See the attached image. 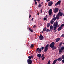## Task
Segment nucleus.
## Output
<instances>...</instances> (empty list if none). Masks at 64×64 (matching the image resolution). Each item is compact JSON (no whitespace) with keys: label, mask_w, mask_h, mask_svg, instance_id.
<instances>
[{"label":"nucleus","mask_w":64,"mask_h":64,"mask_svg":"<svg viewBox=\"0 0 64 64\" xmlns=\"http://www.w3.org/2000/svg\"><path fill=\"white\" fill-rule=\"evenodd\" d=\"M57 25H58V22H56V23H54L53 25L54 30H56L57 29Z\"/></svg>","instance_id":"nucleus-1"},{"label":"nucleus","mask_w":64,"mask_h":64,"mask_svg":"<svg viewBox=\"0 0 64 64\" xmlns=\"http://www.w3.org/2000/svg\"><path fill=\"white\" fill-rule=\"evenodd\" d=\"M54 45L55 43L54 42H52L51 44L50 45V47H51V48H53V47H54Z\"/></svg>","instance_id":"nucleus-2"},{"label":"nucleus","mask_w":64,"mask_h":64,"mask_svg":"<svg viewBox=\"0 0 64 64\" xmlns=\"http://www.w3.org/2000/svg\"><path fill=\"white\" fill-rule=\"evenodd\" d=\"M48 46H49L48 44L47 45L46 47L44 48V52H46L48 50Z\"/></svg>","instance_id":"nucleus-3"},{"label":"nucleus","mask_w":64,"mask_h":64,"mask_svg":"<svg viewBox=\"0 0 64 64\" xmlns=\"http://www.w3.org/2000/svg\"><path fill=\"white\" fill-rule=\"evenodd\" d=\"M28 64H31L32 63V60L30 59H28Z\"/></svg>","instance_id":"nucleus-4"},{"label":"nucleus","mask_w":64,"mask_h":64,"mask_svg":"<svg viewBox=\"0 0 64 64\" xmlns=\"http://www.w3.org/2000/svg\"><path fill=\"white\" fill-rule=\"evenodd\" d=\"M61 2V0L58 1L55 4V6H57L58 5H60V2Z\"/></svg>","instance_id":"nucleus-5"},{"label":"nucleus","mask_w":64,"mask_h":64,"mask_svg":"<svg viewBox=\"0 0 64 64\" xmlns=\"http://www.w3.org/2000/svg\"><path fill=\"white\" fill-rule=\"evenodd\" d=\"M58 8H55L54 10V13H57V12L58 11Z\"/></svg>","instance_id":"nucleus-6"},{"label":"nucleus","mask_w":64,"mask_h":64,"mask_svg":"<svg viewBox=\"0 0 64 64\" xmlns=\"http://www.w3.org/2000/svg\"><path fill=\"white\" fill-rule=\"evenodd\" d=\"M48 6H51L53 4V2H48Z\"/></svg>","instance_id":"nucleus-7"},{"label":"nucleus","mask_w":64,"mask_h":64,"mask_svg":"<svg viewBox=\"0 0 64 64\" xmlns=\"http://www.w3.org/2000/svg\"><path fill=\"white\" fill-rule=\"evenodd\" d=\"M36 50L37 51H38L40 53H41V51L42 50L41 48H37Z\"/></svg>","instance_id":"nucleus-8"},{"label":"nucleus","mask_w":64,"mask_h":64,"mask_svg":"<svg viewBox=\"0 0 64 64\" xmlns=\"http://www.w3.org/2000/svg\"><path fill=\"white\" fill-rule=\"evenodd\" d=\"M39 39L40 40H42V39H43V37L42 35H40L39 38Z\"/></svg>","instance_id":"nucleus-9"},{"label":"nucleus","mask_w":64,"mask_h":64,"mask_svg":"<svg viewBox=\"0 0 64 64\" xmlns=\"http://www.w3.org/2000/svg\"><path fill=\"white\" fill-rule=\"evenodd\" d=\"M51 30H53V27L52 26H51L50 27V31H51Z\"/></svg>","instance_id":"nucleus-10"},{"label":"nucleus","mask_w":64,"mask_h":64,"mask_svg":"<svg viewBox=\"0 0 64 64\" xmlns=\"http://www.w3.org/2000/svg\"><path fill=\"white\" fill-rule=\"evenodd\" d=\"M52 9H50L49 11V15H51L52 14Z\"/></svg>","instance_id":"nucleus-11"},{"label":"nucleus","mask_w":64,"mask_h":64,"mask_svg":"<svg viewBox=\"0 0 64 64\" xmlns=\"http://www.w3.org/2000/svg\"><path fill=\"white\" fill-rule=\"evenodd\" d=\"M58 15L60 16H62V13L61 12H59L58 13Z\"/></svg>","instance_id":"nucleus-12"},{"label":"nucleus","mask_w":64,"mask_h":64,"mask_svg":"<svg viewBox=\"0 0 64 64\" xmlns=\"http://www.w3.org/2000/svg\"><path fill=\"white\" fill-rule=\"evenodd\" d=\"M63 50H62L61 49L59 50V54H60L62 52H63Z\"/></svg>","instance_id":"nucleus-13"},{"label":"nucleus","mask_w":64,"mask_h":64,"mask_svg":"<svg viewBox=\"0 0 64 64\" xmlns=\"http://www.w3.org/2000/svg\"><path fill=\"white\" fill-rule=\"evenodd\" d=\"M38 57L40 59V57H41V55L40 54H39L37 55Z\"/></svg>","instance_id":"nucleus-14"},{"label":"nucleus","mask_w":64,"mask_h":64,"mask_svg":"<svg viewBox=\"0 0 64 64\" xmlns=\"http://www.w3.org/2000/svg\"><path fill=\"white\" fill-rule=\"evenodd\" d=\"M57 60H54L53 62H52V64H56L57 62Z\"/></svg>","instance_id":"nucleus-15"},{"label":"nucleus","mask_w":64,"mask_h":64,"mask_svg":"<svg viewBox=\"0 0 64 64\" xmlns=\"http://www.w3.org/2000/svg\"><path fill=\"white\" fill-rule=\"evenodd\" d=\"M60 16L58 14H57L56 16V19H57V20H58V19H59V18H60Z\"/></svg>","instance_id":"nucleus-16"},{"label":"nucleus","mask_w":64,"mask_h":64,"mask_svg":"<svg viewBox=\"0 0 64 64\" xmlns=\"http://www.w3.org/2000/svg\"><path fill=\"white\" fill-rule=\"evenodd\" d=\"M62 60V59L61 58H60L57 59L58 61H61Z\"/></svg>","instance_id":"nucleus-17"},{"label":"nucleus","mask_w":64,"mask_h":64,"mask_svg":"<svg viewBox=\"0 0 64 64\" xmlns=\"http://www.w3.org/2000/svg\"><path fill=\"white\" fill-rule=\"evenodd\" d=\"M62 27H61V26L59 27L58 29V31H60V30H61L62 29Z\"/></svg>","instance_id":"nucleus-18"},{"label":"nucleus","mask_w":64,"mask_h":64,"mask_svg":"<svg viewBox=\"0 0 64 64\" xmlns=\"http://www.w3.org/2000/svg\"><path fill=\"white\" fill-rule=\"evenodd\" d=\"M56 42H57L59 41V40H60V38H58L56 39Z\"/></svg>","instance_id":"nucleus-19"},{"label":"nucleus","mask_w":64,"mask_h":64,"mask_svg":"<svg viewBox=\"0 0 64 64\" xmlns=\"http://www.w3.org/2000/svg\"><path fill=\"white\" fill-rule=\"evenodd\" d=\"M42 6V5L41 4H40L38 6V8H40V7H41Z\"/></svg>","instance_id":"nucleus-20"},{"label":"nucleus","mask_w":64,"mask_h":64,"mask_svg":"<svg viewBox=\"0 0 64 64\" xmlns=\"http://www.w3.org/2000/svg\"><path fill=\"white\" fill-rule=\"evenodd\" d=\"M54 23V21L52 20H51V21H50V23L51 24H53Z\"/></svg>","instance_id":"nucleus-21"},{"label":"nucleus","mask_w":64,"mask_h":64,"mask_svg":"<svg viewBox=\"0 0 64 64\" xmlns=\"http://www.w3.org/2000/svg\"><path fill=\"white\" fill-rule=\"evenodd\" d=\"M46 29H47V28L46 27L43 29V31H46Z\"/></svg>","instance_id":"nucleus-22"},{"label":"nucleus","mask_w":64,"mask_h":64,"mask_svg":"<svg viewBox=\"0 0 64 64\" xmlns=\"http://www.w3.org/2000/svg\"><path fill=\"white\" fill-rule=\"evenodd\" d=\"M56 19V17H54L53 18V19H52V20H54V21H55Z\"/></svg>","instance_id":"nucleus-23"},{"label":"nucleus","mask_w":64,"mask_h":64,"mask_svg":"<svg viewBox=\"0 0 64 64\" xmlns=\"http://www.w3.org/2000/svg\"><path fill=\"white\" fill-rule=\"evenodd\" d=\"M52 48V50H54V49H55L56 48V47L55 46H54Z\"/></svg>","instance_id":"nucleus-24"},{"label":"nucleus","mask_w":64,"mask_h":64,"mask_svg":"<svg viewBox=\"0 0 64 64\" xmlns=\"http://www.w3.org/2000/svg\"><path fill=\"white\" fill-rule=\"evenodd\" d=\"M28 29L30 31V32H33V30H31V28H29Z\"/></svg>","instance_id":"nucleus-25"},{"label":"nucleus","mask_w":64,"mask_h":64,"mask_svg":"<svg viewBox=\"0 0 64 64\" xmlns=\"http://www.w3.org/2000/svg\"><path fill=\"white\" fill-rule=\"evenodd\" d=\"M60 49H61L62 50H64V46H62V47Z\"/></svg>","instance_id":"nucleus-26"},{"label":"nucleus","mask_w":64,"mask_h":64,"mask_svg":"<svg viewBox=\"0 0 64 64\" xmlns=\"http://www.w3.org/2000/svg\"><path fill=\"white\" fill-rule=\"evenodd\" d=\"M64 26V24H63L61 25L60 27H63V26Z\"/></svg>","instance_id":"nucleus-27"},{"label":"nucleus","mask_w":64,"mask_h":64,"mask_svg":"<svg viewBox=\"0 0 64 64\" xmlns=\"http://www.w3.org/2000/svg\"><path fill=\"white\" fill-rule=\"evenodd\" d=\"M47 27H49L50 26V23H48L47 24Z\"/></svg>","instance_id":"nucleus-28"},{"label":"nucleus","mask_w":64,"mask_h":64,"mask_svg":"<svg viewBox=\"0 0 64 64\" xmlns=\"http://www.w3.org/2000/svg\"><path fill=\"white\" fill-rule=\"evenodd\" d=\"M62 59H64V55H63L62 56Z\"/></svg>","instance_id":"nucleus-29"},{"label":"nucleus","mask_w":64,"mask_h":64,"mask_svg":"<svg viewBox=\"0 0 64 64\" xmlns=\"http://www.w3.org/2000/svg\"><path fill=\"white\" fill-rule=\"evenodd\" d=\"M50 64V60H49L48 63V64Z\"/></svg>","instance_id":"nucleus-30"},{"label":"nucleus","mask_w":64,"mask_h":64,"mask_svg":"<svg viewBox=\"0 0 64 64\" xmlns=\"http://www.w3.org/2000/svg\"><path fill=\"white\" fill-rule=\"evenodd\" d=\"M34 46V45L33 44H32L31 45V47L32 48Z\"/></svg>","instance_id":"nucleus-31"},{"label":"nucleus","mask_w":64,"mask_h":64,"mask_svg":"<svg viewBox=\"0 0 64 64\" xmlns=\"http://www.w3.org/2000/svg\"><path fill=\"white\" fill-rule=\"evenodd\" d=\"M44 54H43L42 56L41 57L42 58H43V57H44Z\"/></svg>","instance_id":"nucleus-32"},{"label":"nucleus","mask_w":64,"mask_h":64,"mask_svg":"<svg viewBox=\"0 0 64 64\" xmlns=\"http://www.w3.org/2000/svg\"><path fill=\"white\" fill-rule=\"evenodd\" d=\"M28 58L30 59H31V57L30 56H28Z\"/></svg>","instance_id":"nucleus-33"},{"label":"nucleus","mask_w":64,"mask_h":64,"mask_svg":"<svg viewBox=\"0 0 64 64\" xmlns=\"http://www.w3.org/2000/svg\"><path fill=\"white\" fill-rule=\"evenodd\" d=\"M61 37H64V34H62L61 36Z\"/></svg>","instance_id":"nucleus-34"},{"label":"nucleus","mask_w":64,"mask_h":64,"mask_svg":"<svg viewBox=\"0 0 64 64\" xmlns=\"http://www.w3.org/2000/svg\"><path fill=\"white\" fill-rule=\"evenodd\" d=\"M45 59V57L42 58V60H43Z\"/></svg>","instance_id":"nucleus-35"},{"label":"nucleus","mask_w":64,"mask_h":64,"mask_svg":"<svg viewBox=\"0 0 64 64\" xmlns=\"http://www.w3.org/2000/svg\"><path fill=\"white\" fill-rule=\"evenodd\" d=\"M44 20H46V18H44Z\"/></svg>","instance_id":"nucleus-36"},{"label":"nucleus","mask_w":64,"mask_h":64,"mask_svg":"<svg viewBox=\"0 0 64 64\" xmlns=\"http://www.w3.org/2000/svg\"><path fill=\"white\" fill-rule=\"evenodd\" d=\"M49 30L48 29H47L46 32H49Z\"/></svg>","instance_id":"nucleus-37"},{"label":"nucleus","mask_w":64,"mask_h":64,"mask_svg":"<svg viewBox=\"0 0 64 64\" xmlns=\"http://www.w3.org/2000/svg\"><path fill=\"white\" fill-rule=\"evenodd\" d=\"M41 49L42 50H43V49H44V47L43 46L41 48Z\"/></svg>","instance_id":"nucleus-38"},{"label":"nucleus","mask_w":64,"mask_h":64,"mask_svg":"<svg viewBox=\"0 0 64 64\" xmlns=\"http://www.w3.org/2000/svg\"><path fill=\"white\" fill-rule=\"evenodd\" d=\"M31 58H32V59L33 58V56H31Z\"/></svg>","instance_id":"nucleus-39"},{"label":"nucleus","mask_w":64,"mask_h":64,"mask_svg":"<svg viewBox=\"0 0 64 64\" xmlns=\"http://www.w3.org/2000/svg\"><path fill=\"white\" fill-rule=\"evenodd\" d=\"M37 4V2H35V5H36Z\"/></svg>","instance_id":"nucleus-40"},{"label":"nucleus","mask_w":64,"mask_h":64,"mask_svg":"<svg viewBox=\"0 0 64 64\" xmlns=\"http://www.w3.org/2000/svg\"><path fill=\"white\" fill-rule=\"evenodd\" d=\"M36 25H34L33 27H34V28H35V27H36Z\"/></svg>","instance_id":"nucleus-41"},{"label":"nucleus","mask_w":64,"mask_h":64,"mask_svg":"<svg viewBox=\"0 0 64 64\" xmlns=\"http://www.w3.org/2000/svg\"><path fill=\"white\" fill-rule=\"evenodd\" d=\"M62 63H64V59L62 60Z\"/></svg>","instance_id":"nucleus-42"},{"label":"nucleus","mask_w":64,"mask_h":64,"mask_svg":"<svg viewBox=\"0 0 64 64\" xmlns=\"http://www.w3.org/2000/svg\"><path fill=\"white\" fill-rule=\"evenodd\" d=\"M57 31V30H55L54 31V33H55Z\"/></svg>","instance_id":"nucleus-43"},{"label":"nucleus","mask_w":64,"mask_h":64,"mask_svg":"<svg viewBox=\"0 0 64 64\" xmlns=\"http://www.w3.org/2000/svg\"><path fill=\"white\" fill-rule=\"evenodd\" d=\"M31 17V14L29 16V18H30Z\"/></svg>","instance_id":"nucleus-44"},{"label":"nucleus","mask_w":64,"mask_h":64,"mask_svg":"<svg viewBox=\"0 0 64 64\" xmlns=\"http://www.w3.org/2000/svg\"><path fill=\"white\" fill-rule=\"evenodd\" d=\"M59 12H61V10L60 9L59 10Z\"/></svg>","instance_id":"nucleus-45"},{"label":"nucleus","mask_w":64,"mask_h":64,"mask_svg":"<svg viewBox=\"0 0 64 64\" xmlns=\"http://www.w3.org/2000/svg\"><path fill=\"white\" fill-rule=\"evenodd\" d=\"M38 15H39V12L37 13Z\"/></svg>","instance_id":"nucleus-46"},{"label":"nucleus","mask_w":64,"mask_h":64,"mask_svg":"<svg viewBox=\"0 0 64 64\" xmlns=\"http://www.w3.org/2000/svg\"><path fill=\"white\" fill-rule=\"evenodd\" d=\"M50 0H46L47 2H48L49 1H50Z\"/></svg>","instance_id":"nucleus-47"},{"label":"nucleus","mask_w":64,"mask_h":64,"mask_svg":"<svg viewBox=\"0 0 64 64\" xmlns=\"http://www.w3.org/2000/svg\"><path fill=\"white\" fill-rule=\"evenodd\" d=\"M33 19H34L33 18H32V21H33Z\"/></svg>","instance_id":"nucleus-48"},{"label":"nucleus","mask_w":64,"mask_h":64,"mask_svg":"<svg viewBox=\"0 0 64 64\" xmlns=\"http://www.w3.org/2000/svg\"><path fill=\"white\" fill-rule=\"evenodd\" d=\"M63 15V16H64V14L63 13L62 14V15Z\"/></svg>","instance_id":"nucleus-49"},{"label":"nucleus","mask_w":64,"mask_h":64,"mask_svg":"<svg viewBox=\"0 0 64 64\" xmlns=\"http://www.w3.org/2000/svg\"><path fill=\"white\" fill-rule=\"evenodd\" d=\"M37 1H40V0H37Z\"/></svg>","instance_id":"nucleus-50"},{"label":"nucleus","mask_w":64,"mask_h":64,"mask_svg":"<svg viewBox=\"0 0 64 64\" xmlns=\"http://www.w3.org/2000/svg\"><path fill=\"white\" fill-rule=\"evenodd\" d=\"M43 32H44L43 31H42V33H43Z\"/></svg>","instance_id":"nucleus-51"},{"label":"nucleus","mask_w":64,"mask_h":64,"mask_svg":"<svg viewBox=\"0 0 64 64\" xmlns=\"http://www.w3.org/2000/svg\"><path fill=\"white\" fill-rule=\"evenodd\" d=\"M41 4H43V2H42L41 3Z\"/></svg>","instance_id":"nucleus-52"},{"label":"nucleus","mask_w":64,"mask_h":64,"mask_svg":"<svg viewBox=\"0 0 64 64\" xmlns=\"http://www.w3.org/2000/svg\"><path fill=\"white\" fill-rule=\"evenodd\" d=\"M34 1L35 2H36V0H34Z\"/></svg>","instance_id":"nucleus-53"},{"label":"nucleus","mask_w":64,"mask_h":64,"mask_svg":"<svg viewBox=\"0 0 64 64\" xmlns=\"http://www.w3.org/2000/svg\"><path fill=\"white\" fill-rule=\"evenodd\" d=\"M55 15H54V16H53V17H55Z\"/></svg>","instance_id":"nucleus-54"},{"label":"nucleus","mask_w":64,"mask_h":64,"mask_svg":"<svg viewBox=\"0 0 64 64\" xmlns=\"http://www.w3.org/2000/svg\"><path fill=\"white\" fill-rule=\"evenodd\" d=\"M46 17H47V15H46Z\"/></svg>","instance_id":"nucleus-55"},{"label":"nucleus","mask_w":64,"mask_h":64,"mask_svg":"<svg viewBox=\"0 0 64 64\" xmlns=\"http://www.w3.org/2000/svg\"><path fill=\"white\" fill-rule=\"evenodd\" d=\"M41 12L42 13V11H41Z\"/></svg>","instance_id":"nucleus-56"},{"label":"nucleus","mask_w":64,"mask_h":64,"mask_svg":"<svg viewBox=\"0 0 64 64\" xmlns=\"http://www.w3.org/2000/svg\"><path fill=\"white\" fill-rule=\"evenodd\" d=\"M36 60H37V59H36Z\"/></svg>","instance_id":"nucleus-57"},{"label":"nucleus","mask_w":64,"mask_h":64,"mask_svg":"<svg viewBox=\"0 0 64 64\" xmlns=\"http://www.w3.org/2000/svg\"><path fill=\"white\" fill-rule=\"evenodd\" d=\"M59 47H60V46H59Z\"/></svg>","instance_id":"nucleus-58"}]
</instances>
